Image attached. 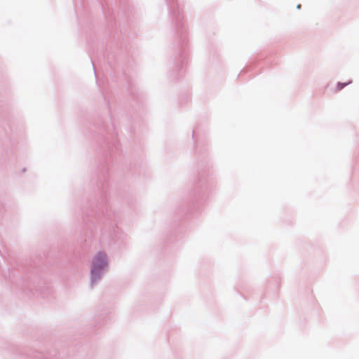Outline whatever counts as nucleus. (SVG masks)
<instances>
[{
  "mask_svg": "<svg viewBox=\"0 0 359 359\" xmlns=\"http://www.w3.org/2000/svg\"><path fill=\"white\" fill-rule=\"evenodd\" d=\"M107 266V254L104 252H98L93 261L92 273L96 274L102 269Z\"/></svg>",
  "mask_w": 359,
  "mask_h": 359,
  "instance_id": "nucleus-1",
  "label": "nucleus"
},
{
  "mask_svg": "<svg viewBox=\"0 0 359 359\" xmlns=\"http://www.w3.org/2000/svg\"><path fill=\"white\" fill-rule=\"evenodd\" d=\"M346 84L344 83H339L338 84V86H337V89L338 90H341L342 89L344 86H345Z\"/></svg>",
  "mask_w": 359,
  "mask_h": 359,
  "instance_id": "nucleus-2",
  "label": "nucleus"
}]
</instances>
